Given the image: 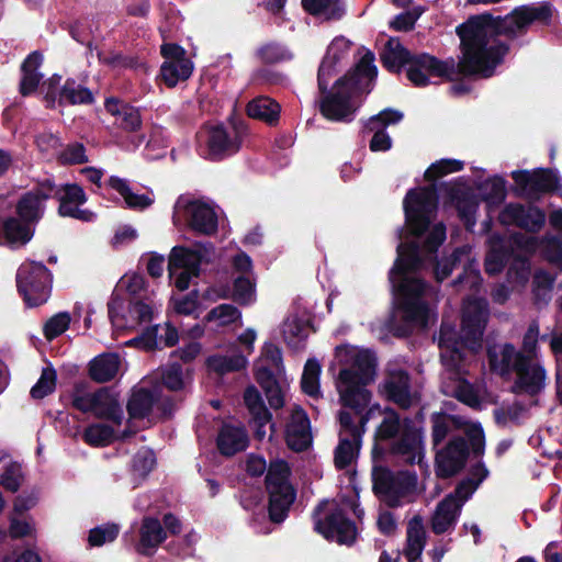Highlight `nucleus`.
<instances>
[{"instance_id":"nucleus-1","label":"nucleus","mask_w":562,"mask_h":562,"mask_svg":"<svg viewBox=\"0 0 562 562\" xmlns=\"http://www.w3.org/2000/svg\"><path fill=\"white\" fill-rule=\"evenodd\" d=\"M553 14V4L542 1L516 7L505 16H495L490 12L470 16L456 29L463 53L461 69L465 74L492 77L509 52V45L504 42L490 45V41L499 35L508 40L524 36L532 24L550 26Z\"/></svg>"},{"instance_id":"nucleus-2","label":"nucleus","mask_w":562,"mask_h":562,"mask_svg":"<svg viewBox=\"0 0 562 562\" xmlns=\"http://www.w3.org/2000/svg\"><path fill=\"white\" fill-rule=\"evenodd\" d=\"M439 190L443 193L445 205L453 206L465 229L472 232L476 224L479 200L463 178L459 177L453 182H441ZM438 202L439 193L436 183L407 191L403 209L409 234L420 237L429 229Z\"/></svg>"},{"instance_id":"nucleus-3","label":"nucleus","mask_w":562,"mask_h":562,"mask_svg":"<svg viewBox=\"0 0 562 562\" xmlns=\"http://www.w3.org/2000/svg\"><path fill=\"white\" fill-rule=\"evenodd\" d=\"M375 56L368 49L359 61L338 78L331 89L319 90V113L330 122L350 123L355 120L358 106L352 99L356 94L372 90L378 77V68L374 65Z\"/></svg>"},{"instance_id":"nucleus-4","label":"nucleus","mask_w":562,"mask_h":562,"mask_svg":"<svg viewBox=\"0 0 562 562\" xmlns=\"http://www.w3.org/2000/svg\"><path fill=\"white\" fill-rule=\"evenodd\" d=\"M463 56L458 63L453 58L441 60L428 53L413 54L397 37H391L384 44L380 53V61L384 69L391 74L400 75L406 68V77L415 87L430 85L429 77H439L445 80H453L456 75L475 76L465 74L461 69Z\"/></svg>"},{"instance_id":"nucleus-5","label":"nucleus","mask_w":562,"mask_h":562,"mask_svg":"<svg viewBox=\"0 0 562 562\" xmlns=\"http://www.w3.org/2000/svg\"><path fill=\"white\" fill-rule=\"evenodd\" d=\"M247 133L244 121L225 126L223 123L207 125L198 134V153L210 161H222L237 154Z\"/></svg>"},{"instance_id":"nucleus-6","label":"nucleus","mask_w":562,"mask_h":562,"mask_svg":"<svg viewBox=\"0 0 562 562\" xmlns=\"http://www.w3.org/2000/svg\"><path fill=\"white\" fill-rule=\"evenodd\" d=\"M417 485L415 472L401 470L393 472L384 465L373 467L372 491L390 508L402 505V498L413 493Z\"/></svg>"},{"instance_id":"nucleus-7","label":"nucleus","mask_w":562,"mask_h":562,"mask_svg":"<svg viewBox=\"0 0 562 562\" xmlns=\"http://www.w3.org/2000/svg\"><path fill=\"white\" fill-rule=\"evenodd\" d=\"M52 284L53 273L43 262L25 260L16 271L18 292L29 307L46 303Z\"/></svg>"},{"instance_id":"nucleus-8","label":"nucleus","mask_w":562,"mask_h":562,"mask_svg":"<svg viewBox=\"0 0 562 562\" xmlns=\"http://www.w3.org/2000/svg\"><path fill=\"white\" fill-rule=\"evenodd\" d=\"M338 419L341 430L334 453V462L338 470H344L352 463L359 451L364 426L370 419V411L361 416L359 425L353 423L351 414L347 411H340Z\"/></svg>"},{"instance_id":"nucleus-9","label":"nucleus","mask_w":562,"mask_h":562,"mask_svg":"<svg viewBox=\"0 0 562 562\" xmlns=\"http://www.w3.org/2000/svg\"><path fill=\"white\" fill-rule=\"evenodd\" d=\"M515 182L513 192L517 196L529 200H539L543 194L554 193L562 189L560 178L550 168H536L533 170H515L510 173Z\"/></svg>"},{"instance_id":"nucleus-10","label":"nucleus","mask_w":562,"mask_h":562,"mask_svg":"<svg viewBox=\"0 0 562 562\" xmlns=\"http://www.w3.org/2000/svg\"><path fill=\"white\" fill-rule=\"evenodd\" d=\"M488 314V305L484 299H472L463 305L461 339L469 350L477 351L481 349Z\"/></svg>"},{"instance_id":"nucleus-11","label":"nucleus","mask_w":562,"mask_h":562,"mask_svg":"<svg viewBox=\"0 0 562 562\" xmlns=\"http://www.w3.org/2000/svg\"><path fill=\"white\" fill-rule=\"evenodd\" d=\"M52 191L49 199H55L59 202L57 213L61 217H70L82 222H91L94 220L95 214L88 209H79L80 205L88 201V196L83 188L78 183L56 184L53 179H49Z\"/></svg>"},{"instance_id":"nucleus-12","label":"nucleus","mask_w":562,"mask_h":562,"mask_svg":"<svg viewBox=\"0 0 562 562\" xmlns=\"http://www.w3.org/2000/svg\"><path fill=\"white\" fill-rule=\"evenodd\" d=\"M516 379L510 386L514 394H527L537 396L546 386L547 372L542 364L530 361V357L519 353L514 361Z\"/></svg>"},{"instance_id":"nucleus-13","label":"nucleus","mask_w":562,"mask_h":562,"mask_svg":"<svg viewBox=\"0 0 562 562\" xmlns=\"http://www.w3.org/2000/svg\"><path fill=\"white\" fill-rule=\"evenodd\" d=\"M52 188L48 178L38 181L35 187L19 196L14 214L36 227L45 215Z\"/></svg>"},{"instance_id":"nucleus-14","label":"nucleus","mask_w":562,"mask_h":562,"mask_svg":"<svg viewBox=\"0 0 562 562\" xmlns=\"http://www.w3.org/2000/svg\"><path fill=\"white\" fill-rule=\"evenodd\" d=\"M503 226H516L527 233L537 234L546 224V212L533 204L508 203L498 214Z\"/></svg>"},{"instance_id":"nucleus-15","label":"nucleus","mask_w":562,"mask_h":562,"mask_svg":"<svg viewBox=\"0 0 562 562\" xmlns=\"http://www.w3.org/2000/svg\"><path fill=\"white\" fill-rule=\"evenodd\" d=\"M314 530L326 540L350 546L357 537L356 524L349 519L341 508H335L325 519H316Z\"/></svg>"},{"instance_id":"nucleus-16","label":"nucleus","mask_w":562,"mask_h":562,"mask_svg":"<svg viewBox=\"0 0 562 562\" xmlns=\"http://www.w3.org/2000/svg\"><path fill=\"white\" fill-rule=\"evenodd\" d=\"M470 453L468 441L454 437L437 452L435 458L436 474L440 479H450L463 470Z\"/></svg>"},{"instance_id":"nucleus-17","label":"nucleus","mask_w":562,"mask_h":562,"mask_svg":"<svg viewBox=\"0 0 562 562\" xmlns=\"http://www.w3.org/2000/svg\"><path fill=\"white\" fill-rule=\"evenodd\" d=\"M284 439L288 448L294 452L306 451L313 442L311 420L304 408L296 405L285 425Z\"/></svg>"},{"instance_id":"nucleus-18","label":"nucleus","mask_w":562,"mask_h":562,"mask_svg":"<svg viewBox=\"0 0 562 562\" xmlns=\"http://www.w3.org/2000/svg\"><path fill=\"white\" fill-rule=\"evenodd\" d=\"M376 367L374 353L369 350L360 351L356 355L351 368H345L339 371L338 382L369 385L374 381Z\"/></svg>"},{"instance_id":"nucleus-19","label":"nucleus","mask_w":562,"mask_h":562,"mask_svg":"<svg viewBox=\"0 0 562 562\" xmlns=\"http://www.w3.org/2000/svg\"><path fill=\"white\" fill-rule=\"evenodd\" d=\"M188 226L193 232L210 236L217 232L218 220L214 209L201 201H191L184 209Z\"/></svg>"},{"instance_id":"nucleus-20","label":"nucleus","mask_w":562,"mask_h":562,"mask_svg":"<svg viewBox=\"0 0 562 562\" xmlns=\"http://www.w3.org/2000/svg\"><path fill=\"white\" fill-rule=\"evenodd\" d=\"M383 393L390 402L407 409L412 405L411 376L403 369L390 371L382 384Z\"/></svg>"},{"instance_id":"nucleus-21","label":"nucleus","mask_w":562,"mask_h":562,"mask_svg":"<svg viewBox=\"0 0 562 562\" xmlns=\"http://www.w3.org/2000/svg\"><path fill=\"white\" fill-rule=\"evenodd\" d=\"M167 539V532L158 518L145 516L139 527V540L135 550L144 557H151L157 548Z\"/></svg>"},{"instance_id":"nucleus-22","label":"nucleus","mask_w":562,"mask_h":562,"mask_svg":"<svg viewBox=\"0 0 562 562\" xmlns=\"http://www.w3.org/2000/svg\"><path fill=\"white\" fill-rule=\"evenodd\" d=\"M36 227L18 215L0 218V238L11 247H22L34 237Z\"/></svg>"},{"instance_id":"nucleus-23","label":"nucleus","mask_w":562,"mask_h":562,"mask_svg":"<svg viewBox=\"0 0 562 562\" xmlns=\"http://www.w3.org/2000/svg\"><path fill=\"white\" fill-rule=\"evenodd\" d=\"M104 108L116 117L115 123L123 131L134 133L142 128L143 121L138 108L113 97L105 99Z\"/></svg>"},{"instance_id":"nucleus-24","label":"nucleus","mask_w":562,"mask_h":562,"mask_svg":"<svg viewBox=\"0 0 562 562\" xmlns=\"http://www.w3.org/2000/svg\"><path fill=\"white\" fill-rule=\"evenodd\" d=\"M423 266L420 256V246L416 241L401 243L397 246V258L389 273L390 282H394V277H403L408 272H415Z\"/></svg>"},{"instance_id":"nucleus-25","label":"nucleus","mask_w":562,"mask_h":562,"mask_svg":"<svg viewBox=\"0 0 562 562\" xmlns=\"http://www.w3.org/2000/svg\"><path fill=\"white\" fill-rule=\"evenodd\" d=\"M91 413L100 419H105L120 425L123 418V411L119 403L117 395L108 386L100 387L93 392Z\"/></svg>"},{"instance_id":"nucleus-26","label":"nucleus","mask_w":562,"mask_h":562,"mask_svg":"<svg viewBox=\"0 0 562 562\" xmlns=\"http://www.w3.org/2000/svg\"><path fill=\"white\" fill-rule=\"evenodd\" d=\"M249 443L248 435L243 427L223 424L216 437V447L224 457H233L244 451Z\"/></svg>"},{"instance_id":"nucleus-27","label":"nucleus","mask_w":562,"mask_h":562,"mask_svg":"<svg viewBox=\"0 0 562 562\" xmlns=\"http://www.w3.org/2000/svg\"><path fill=\"white\" fill-rule=\"evenodd\" d=\"M420 443V434L413 425L412 420L406 418L398 440L394 441L389 452L393 456H400L408 464H414L417 458V449Z\"/></svg>"},{"instance_id":"nucleus-28","label":"nucleus","mask_w":562,"mask_h":562,"mask_svg":"<svg viewBox=\"0 0 562 562\" xmlns=\"http://www.w3.org/2000/svg\"><path fill=\"white\" fill-rule=\"evenodd\" d=\"M267 491L269 494V519L271 522L281 524L289 515L290 508L296 497V491L294 486L267 488Z\"/></svg>"},{"instance_id":"nucleus-29","label":"nucleus","mask_w":562,"mask_h":562,"mask_svg":"<svg viewBox=\"0 0 562 562\" xmlns=\"http://www.w3.org/2000/svg\"><path fill=\"white\" fill-rule=\"evenodd\" d=\"M338 392L342 406L352 409L360 417L366 414L363 412L372 398V393L367 389V385L338 382Z\"/></svg>"},{"instance_id":"nucleus-30","label":"nucleus","mask_w":562,"mask_h":562,"mask_svg":"<svg viewBox=\"0 0 562 562\" xmlns=\"http://www.w3.org/2000/svg\"><path fill=\"white\" fill-rule=\"evenodd\" d=\"M120 366L121 359L116 352H104L89 362L88 373L92 381L106 383L116 376Z\"/></svg>"},{"instance_id":"nucleus-31","label":"nucleus","mask_w":562,"mask_h":562,"mask_svg":"<svg viewBox=\"0 0 562 562\" xmlns=\"http://www.w3.org/2000/svg\"><path fill=\"white\" fill-rule=\"evenodd\" d=\"M246 112L251 119L276 126L280 121L281 106L272 98L260 95L248 102Z\"/></svg>"},{"instance_id":"nucleus-32","label":"nucleus","mask_w":562,"mask_h":562,"mask_svg":"<svg viewBox=\"0 0 562 562\" xmlns=\"http://www.w3.org/2000/svg\"><path fill=\"white\" fill-rule=\"evenodd\" d=\"M94 102L92 91L78 83L75 78H67L59 90L58 105H90Z\"/></svg>"},{"instance_id":"nucleus-33","label":"nucleus","mask_w":562,"mask_h":562,"mask_svg":"<svg viewBox=\"0 0 562 562\" xmlns=\"http://www.w3.org/2000/svg\"><path fill=\"white\" fill-rule=\"evenodd\" d=\"M426 542V533L424 529L423 518L415 515L407 525L406 548L404 554L408 562H416L424 550Z\"/></svg>"},{"instance_id":"nucleus-34","label":"nucleus","mask_w":562,"mask_h":562,"mask_svg":"<svg viewBox=\"0 0 562 562\" xmlns=\"http://www.w3.org/2000/svg\"><path fill=\"white\" fill-rule=\"evenodd\" d=\"M521 351H516L515 346L506 342L498 355L495 348H488L486 351L490 370L501 376L508 375L514 371V361H516Z\"/></svg>"},{"instance_id":"nucleus-35","label":"nucleus","mask_w":562,"mask_h":562,"mask_svg":"<svg viewBox=\"0 0 562 562\" xmlns=\"http://www.w3.org/2000/svg\"><path fill=\"white\" fill-rule=\"evenodd\" d=\"M302 7L308 14L327 21H338L346 12L341 0H302Z\"/></svg>"},{"instance_id":"nucleus-36","label":"nucleus","mask_w":562,"mask_h":562,"mask_svg":"<svg viewBox=\"0 0 562 562\" xmlns=\"http://www.w3.org/2000/svg\"><path fill=\"white\" fill-rule=\"evenodd\" d=\"M157 398L148 389H139L130 397L126 409L131 418L144 419L149 416Z\"/></svg>"},{"instance_id":"nucleus-37","label":"nucleus","mask_w":562,"mask_h":562,"mask_svg":"<svg viewBox=\"0 0 562 562\" xmlns=\"http://www.w3.org/2000/svg\"><path fill=\"white\" fill-rule=\"evenodd\" d=\"M109 186L120 193L128 209L145 210L153 204V200L148 195L134 193L127 181L120 177L111 176Z\"/></svg>"},{"instance_id":"nucleus-38","label":"nucleus","mask_w":562,"mask_h":562,"mask_svg":"<svg viewBox=\"0 0 562 562\" xmlns=\"http://www.w3.org/2000/svg\"><path fill=\"white\" fill-rule=\"evenodd\" d=\"M392 288L401 302L406 300H422L426 290V283L422 279L403 277H394Z\"/></svg>"},{"instance_id":"nucleus-39","label":"nucleus","mask_w":562,"mask_h":562,"mask_svg":"<svg viewBox=\"0 0 562 562\" xmlns=\"http://www.w3.org/2000/svg\"><path fill=\"white\" fill-rule=\"evenodd\" d=\"M244 403L252 417V420L262 423L272 422V414L267 408L260 392L255 385H249L244 391Z\"/></svg>"},{"instance_id":"nucleus-40","label":"nucleus","mask_w":562,"mask_h":562,"mask_svg":"<svg viewBox=\"0 0 562 562\" xmlns=\"http://www.w3.org/2000/svg\"><path fill=\"white\" fill-rule=\"evenodd\" d=\"M193 71L191 60H183V64L164 61L160 67V77L168 88L176 87L180 81L190 78Z\"/></svg>"},{"instance_id":"nucleus-41","label":"nucleus","mask_w":562,"mask_h":562,"mask_svg":"<svg viewBox=\"0 0 562 562\" xmlns=\"http://www.w3.org/2000/svg\"><path fill=\"white\" fill-rule=\"evenodd\" d=\"M247 358L241 353L232 356H211L206 360L207 367L220 375L238 372L247 367Z\"/></svg>"},{"instance_id":"nucleus-42","label":"nucleus","mask_w":562,"mask_h":562,"mask_svg":"<svg viewBox=\"0 0 562 562\" xmlns=\"http://www.w3.org/2000/svg\"><path fill=\"white\" fill-rule=\"evenodd\" d=\"M321 372L322 367L316 359L312 358L305 362L301 378V389L303 393L313 398H318L322 395L319 387Z\"/></svg>"},{"instance_id":"nucleus-43","label":"nucleus","mask_w":562,"mask_h":562,"mask_svg":"<svg viewBox=\"0 0 562 562\" xmlns=\"http://www.w3.org/2000/svg\"><path fill=\"white\" fill-rule=\"evenodd\" d=\"M256 57L265 65H274L291 60L293 54L278 42H268L257 48Z\"/></svg>"},{"instance_id":"nucleus-44","label":"nucleus","mask_w":562,"mask_h":562,"mask_svg":"<svg viewBox=\"0 0 562 562\" xmlns=\"http://www.w3.org/2000/svg\"><path fill=\"white\" fill-rule=\"evenodd\" d=\"M385 417L382 419L381 424L376 427L374 432V440L376 441H387L394 439L401 430V419L398 413L392 408L386 407Z\"/></svg>"},{"instance_id":"nucleus-45","label":"nucleus","mask_w":562,"mask_h":562,"mask_svg":"<svg viewBox=\"0 0 562 562\" xmlns=\"http://www.w3.org/2000/svg\"><path fill=\"white\" fill-rule=\"evenodd\" d=\"M513 255V249L506 246L492 248L485 258L484 269L488 276L501 273Z\"/></svg>"},{"instance_id":"nucleus-46","label":"nucleus","mask_w":562,"mask_h":562,"mask_svg":"<svg viewBox=\"0 0 562 562\" xmlns=\"http://www.w3.org/2000/svg\"><path fill=\"white\" fill-rule=\"evenodd\" d=\"M256 282L251 276H238L233 281L232 299L239 305H248L254 301Z\"/></svg>"},{"instance_id":"nucleus-47","label":"nucleus","mask_w":562,"mask_h":562,"mask_svg":"<svg viewBox=\"0 0 562 562\" xmlns=\"http://www.w3.org/2000/svg\"><path fill=\"white\" fill-rule=\"evenodd\" d=\"M406 323L426 325L428 322V305L423 300H406L400 305Z\"/></svg>"},{"instance_id":"nucleus-48","label":"nucleus","mask_w":562,"mask_h":562,"mask_svg":"<svg viewBox=\"0 0 562 562\" xmlns=\"http://www.w3.org/2000/svg\"><path fill=\"white\" fill-rule=\"evenodd\" d=\"M464 168V162L459 159L445 158L432 162L425 171L424 178L428 182H435L443 176L461 171Z\"/></svg>"},{"instance_id":"nucleus-49","label":"nucleus","mask_w":562,"mask_h":562,"mask_svg":"<svg viewBox=\"0 0 562 562\" xmlns=\"http://www.w3.org/2000/svg\"><path fill=\"white\" fill-rule=\"evenodd\" d=\"M113 437L114 429L105 424H92L82 434L83 441L92 447H104L112 441Z\"/></svg>"},{"instance_id":"nucleus-50","label":"nucleus","mask_w":562,"mask_h":562,"mask_svg":"<svg viewBox=\"0 0 562 562\" xmlns=\"http://www.w3.org/2000/svg\"><path fill=\"white\" fill-rule=\"evenodd\" d=\"M56 159L61 166L82 165L89 161L86 146L79 142L67 144L64 149L57 154Z\"/></svg>"},{"instance_id":"nucleus-51","label":"nucleus","mask_w":562,"mask_h":562,"mask_svg":"<svg viewBox=\"0 0 562 562\" xmlns=\"http://www.w3.org/2000/svg\"><path fill=\"white\" fill-rule=\"evenodd\" d=\"M480 190L483 200L488 203H502L506 198V180L501 176H494L481 184Z\"/></svg>"},{"instance_id":"nucleus-52","label":"nucleus","mask_w":562,"mask_h":562,"mask_svg":"<svg viewBox=\"0 0 562 562\" xmlns=\"http://www.w3.org/2000/svg\"><path fill=\"white\" fill-rule=\"evenodd\" d=\"M57 373L52 367L44 368L37 382L31 389V396L34 400H42L52 394L56 389Z\"/></svg>"},{"instance_id":"nucleus-53","label":"nucleus","mask_w":562,"mask_h":562,"mask_svg":"<svg viewBox=\"0 0 562 562\" xmlns=\"http://www.w3.org/2000/svg\"><path fill=\"white\" fill-rule=\"evenodd\" d=\"M290 470L285 461L272 463L265 479L266 488L293 486L289 481Z\"/></svg>"},{"instance_id":"nucleus-54","label":"nucleus","mask_w":562,"mask_h":562,"mask_svg":"<svg viewBox=\"0 0 562 562\" xmlns=\"http://www.w3.org/2000/svg\"><path fill=\"white\" fill-rule=\"evenodd\" d=\"M71 317L68 312H59L46 321L43 326L44 337L52 341L64 334L70 325Z\"/></svg>"},{"instance_id":"nucleus-55","label":"nucleus","mask_w":562,"mask_h":562,"mask_svg":"<svg viewBox=\"0 0 562 562\" xmlns=\"http://www.w3.org/2000/svg\"><path fill=\"white\" fill-rule=\"evenodd\" d=\"M482 278L480 270L473 267L471 262L463 266V270L452 280L451 286L457 291L462 289L477 290L481 285Z\"/></svg>"},{"instance_id":"nucleus-56","label":"nucleus","mask_w":562,"mask_h":562,"mask_svg":"<svg viewBox=\"0 0 562 562\" xmlns=\"http://www.w3.org/2000/svg\"><path fill=\"white\" fill-rule=\"evenodd\" d=\"M465 256V251L456 248L449 257L437 260L434 267V276L437 282L441 283L446 280L461 262V258Z\"/></svg>"},{"instance_id":"nucleus-57","label":"nucleus","mask_w":562,"mask_h":562,"mask_svg":"<svg viewBox=\"0 0 562 562\" xmlns=\"http://www.w3.org/2000/svg\"><path fill=\"white\" fill-rule=\"evenodd\" d=\"M119 532L120 528L116 524L97 526L89 531L88 542L90 547H101L108 542H113Z\"/></svg>"},{"instance_id":"nucleus-58","label":"nucleus","mask_w":562,"mask_h":562,"mask_svg":"<svg viewBox=\"0 0 562 562\" xmlns=\"http://www.w3.org/2000/svg\"><path fill=\"white\" fill-rule=\"evenodd\" d=\"M23 481L22 468L18 462H9L1 474L0 484L4 490L15 493Z\"/></svg>"},{"instance_id":"nucleus-59","label":"nucleus","mask_w":562,"mask_h":562,"mask_svg":"<svg viewBox=\"0 0 562 562\" xmlns=\"http://www.w3.org/2000/svg\"><path fill=\"white\" fill-rule=\"evenodd\" d=\"M193 255H196V250H192L183 246H175L171 249L168 259L169 277L172 278L177 270L183 269L187 265H189V261Z\"/></svg>"},{"instance_id":"nucleus-60","label":"nucleus","mask_w":562,"mask_h":562,"mask_svg":"<svg viewBox=\"0 0 562 562\" xmlns=\"http://www.w3.org/2000/svg\"><path fill=\"white\" fill-rule=\"evenodd\" d=\"M60 81L61 76L54 74L47 80L43 81L42 85H40V91L44 95V101L47 109L53 110L58 103L59 90L61 88Z\"/></svg>"},{"instance_id":"nucleus-61","label":"nucleus","mask_w":562,"mask_h":562,"mask_svg":"<svg viewBox=\"0 0 562 562\" xmlns=\"http://www.w3.org/2000/svg\"><path fill=\"white\" fill-rule=\"evenodd\" d=\"M339 63L336 56L325 54L317 71L318 90H326V87H329V79L337 74L336 66Z\"/></svg>"},{"instance_id":"nucleus-62","label":"nucleus","mask_w":562,"mask_h":562,"mask_svg":"<svg viewBox=\"0 0 562 562\" xmlns=\"http://www.w3.org/2000/svg\"><path fill=\"white\" fill-rule=\"evenodd\" d=\"M453 395L459 402L468 405L471 408L477 409L481 407V400L477 392L475 391L474 386L467 380H463L457 385Z\"/></svg>"},{"instance_id":"nucleus-63","label":"nucleus","mask_w":562,"mask_h":562,"mask_svg":"<svg viewBox=\"0 0 562 562\" xmlns=\"http://www.w3.org/2000/svg\"><path fill=\"white\" fill-rule=\"evenodd\" d=\"M86 384L83 382H78L74 386V391L71 394V406L83 413H91L93 407L92 400L93 393H86Z\"/></svg>"},{"instance_id":"nucleus-64","label":"nucleus","mask_w":562,"mask_h":562,"mask_svg":"<svg viewBox=\"0 0 562 562\" xmlns=\"http://www.w3.org/2000/svg\"><path fill=\"white\" fill-rule=\"evenodd\" d=\"M162 384L169 391H180L184 387L183 370L181 364L172 363L161 374Z\"/></svg>"}]
</instances>
